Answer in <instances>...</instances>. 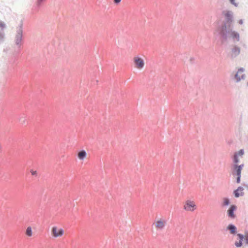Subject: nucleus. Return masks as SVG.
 Instances as JSON below:
<instances>
[{
	"instance_id": "aec40b11",
	"label": "nucleus",
	"mask_w": 248,
	"mask_h": 248,
	"mask_svg": "<svg viewBox=\"0 0 248 248\" xmlns=\"http://www.w3.org/2000/svg\"><path fill=\"white\" fill-rule=\"evenodd\" d=\"M26 234L29 236H31L32 235V230L31 227H28L26 230Z\"/></svg>"
},
{
	"instance_id": "9b49d317",
	"label": "nucleus",
	"mask_w": 248,
	"mask_h": 248,
	"mask_svg": "<svg viewBox=\"0 0 248 248\" xmlns=\"http://www.w3.org/2000/svg\"><path fill=\"white\" fill-rule=\"evenodd\" d=\"M225 20L228 23H231L233 21V13L231 11H227L224 14Z\"/></svg>"
},
{
	"instance_id": "2eb2a0df",
	"label": "nucleus",
	"mask_w": 248,
	"mask_h": 248,
	"mask_svg": "<svg viewBox=\"0 0 248 248\" xmlns=\"http://www.w3.org/2000/svg\"><path fill=\"white\" fill-rule=\"evenodd\" d=\"M231 203L230 199L228 197H224L222 199V202L221 204L222 207L228 206Z\"/></svg>"
},
{
	"instance_id": "393cba45",
	"label": "nucleus",
	"mask_w": 248,
	"mask_h": 248,
	"mask_svg": "<svg viewBox=\"0 0 248 248\" xmlns=\"http://www.w3.org/2000/svg\"><path fill=\"white\" fill-rule=\"evenodd\" d=\"M0 27H1L2 28V29H3L5 27V24L2 22H0Z\"/></svg>"
},
{
	"instance_id": "cd10ccee",
	"label": "nucleus",
	"mask_w": 248,
	"mask_h": 248,
	"mask_svg": "<svg viewBox=\"0 0 248 248\" xmlns=\"http://www.w3.org/2000/svg\"><path fill=\"white\" fill-rule=\"evenodd\" d=\"M244 242L246 245H248V237L244 239Z\"/></svg>"
},
{
	"instance_id": "f3484780",
	"label": "nucleus",
	"mask_w": 248,
	"mask_h": 248,
	"mask_svg": "<svg viewBox=\"0 0 248 248\" xmlns=\"http://www.w3.org/2000/svg\"><path fill=\"white\" fill-rule=\"evenodd\" d=\"M165 224V222L164 223L162 221H161L160 220H158L156 222L155 226H156V227H157L158 228L162 229L164 227Z\"/></svg>"
},
{
	"instance_id": "0eeeda50",
	"label": "nucleus",
	"mask_w": 248,
	"mask_h": 248,
	"mask_svg": "<svg viewBox=\"0 0 248 248\" xmlns=\"http://www.w3.org/2000/svg\"><path fill=\"white\" fill-rule=\"evenodd\" d=\"M134 64L136 67L138 68H142L144 65V62L142 59L139 57L134 58Z\"/></svg>"
},
{
	"instance_id": "423d86ee",
	"label": "nucleus",
	"mask_w": 248,
	"mask_h": 248,
	"mask_svg": "<svg viewBox=\"0 0 248 248\" xmlns=\"http://www.w3.org/2000/svg\"><path fill=\"white\" fill-rule=\"evenodd\" d=\"M245 71L244 68L241 67L238 69L237 72L234 75V78L236 79V82H239L240 81L241 79H244L245 78V75L244 74H242L241 76H239V73H243Z\"/></svg>"
},
{
	"instance_id": "4468645a",
	"label": "nucleus",
	"mask_w": 248,
	"mask_h": 248,
	"mask_svg": "<svg viewBox=\"0 0 248 248\" xmlns=\"http://www.w3.org/2000/svg\"><path fill=\"white\" fill-rule=\"evenodd\" d=\"M232 175L233 177H235L236 175L241 174V170L237 167V166L233 164L232 168Z\"/></svg>"
},
{
	"instance_id": "b1692460",
	"label": "nucleus",
	"mask_w": 248,
	"mask_h": 248,
	"mask_svg": "<svg viewBox=\"0 0 248 248\" xmlns=\"http://www.w3.org/2000/svg\"><path fill=\"white\" fill-rule=\"evenodd\" d=\"M31 174L33 176H36L37 175V171H34L33 170H31Z\"/></svg>"
},
{
	"instance_id": "6e6552de",
	"label": "nucleus",
	"mask_w": 248,
	"mask_h": 248,
	"mask_svg": "<svg viewBox=\"0 0 248 248\" xmlns=\"http://www.w3.org/2000/svg\"><path fill=\"white\" fill-rule=\"evenodd\" d=\"M195 204L194 203L190 201H187L184 206V209L187 211H193L195 208Z\"/></svg>"
},
{
	"instance_id": "7ed1b4c3",
	"label": "nucleus",
	"mask_w": 248,
	"mask_h": 248,
	"mask_svg": "<svg viewBox=\"0 0 248 248\" xmlns=\"http://www.w3.org/2000/svg\"><path fill=\"white\" fill-rule=\"evenodd\" d=\"M237 209V207L235 204H231L229 209L227 211V216L228 217L231 219L235 218L236 216L234 213L236 211Z\"/></svg>"
},
{
	"instance_id": "dca6fc26",
	"label": "nucleus",
	"mask_w": 248,
	"mask_h": 248,
	"mask_svg": "<svg viewBox=\"0 0 248 248\" xmlns=\"http://www.w3.org/2000/svg\"><path fill=\"white\" fill-rule=\"evenodd\" d=\"M87 153L84 150H82L78 155V158L80 160H83L86 156Z\"/></svg>"
},
{
	"instance_id": "20e7f679",
	"label": "nucleus",
	"mask_w": 248,
	"mask_h": 248,
	"mask_svg": "<svg viewBox=\"0 0 248 248\" xmlns=\"http://www.w3.org/2000/svg\"><path fill=\"white\" fill-rule=\"evenodd\" d=\"M46 0H36L35 3L32 7L31 14H35L37 13L43 6V3Z\"/></svg>"
},
{
	"instance_id": "7c9ffc66",
	"label": "nucleus",
	"mask_w": 248,
	"mask_h": 248,
	"mask_svg": "<svg viewBox=\"0 0 248 248\" xmlns=\"http://www.w3.org/2000/svg\"><path fill=\"white\" fill-rule=\"evenodd\" d=\"M247 85H248V83H247Z\"/></svg>"
},
{
	"instance_id": "f03ea898",
	"label": "nucleus",
	"mask_w": 248,
	"mask_h": 248,
	"mask_svg": "<svg viewBox=\"0 0 248 248\" xmlns=\"http://www.w3.org/2000/svg\"><path fill=\"white\" fill-rule=\"evenodd\" d=\"M23 41V23L21 21L20 23L16 28V34L15 36V42L16 45L17 46L18 51L17 53H20L21 46Z\"/></svg>"
},
{
	"instance_id": "412c9836",
	"label": "nucleus",
	"mask_w": 248,
	"mask_h": 248,
	"mask_svg": "<svg viewBox=\"0 0 248 248\" xmlns=\"http://www.w3.org/2000/svg\"><path fill=\"white\" fill-rule=\"evenodd\" d=\"M230 3L234 6L237 7L238 6V3L235 2V0H229Z\"/></svg>"
},
{
	"instance_id": "ddd939ff",
	"label": "nucleus",
	"mask_w": 248,
	"mask_h": 248,
	"mask_svg": "<svg viewBox=\"0 0 248 248\" xmlns=\"http://www.w3.org/2000/svg\"><path fill=\"white\" fill-rule=\"evenodd\" d=\"M239 239V242L236 241L234 243L235 246L237 248H240L243 245V241L244 239V235L241 233H238L237 234Z\"/></svg>"
},
{
	"instance_id": "5701e85b",
	"label": "nucleus",
	"mask_w": 248,
	"mask_h": 248,
	"mask_svg": "<svg viewBox=\"0 0 248 248\" xmlns=\"http://www.w3.org/2000/svg\"><path fill=\"white\" fill-rule=\"evenodd\" d=\"M238 168H239L241 171L244 167V164H242L241 165L235 164Z\"/></svg>"
},
{
	"instance_id": "a878e982",
	"label": "nucleus",
	"mask_w": 248,
	"mask_h": 248,
	"mask_svg": "<svg viewBox=\"0 0 248 248\" xmlns=\"http://www.w3.org/2000/svg\"><path fill=\"white\" fill-rule=\"evenodd\" d=\"M121 1V0H114V3L115 4H118L120 3V2Z\"/></svg>"
},
{
	"instance_id": "c85d7f7f",
	"label": "nucleus",
	"mask_w": 248,
	"mask_h": 248,
	"mask_svg": "<svg viewBox=\"0 0 248 248\" xmlns=\"http://www.w3.org/2000/svg\"><path fill=\"white\" fill-rule=\"evenodd\" d=\"M194 58L193 57H191L190 59V62L191 63H193L194 62Z\"/></svg>"
},
{
	"instance_id": "6ab92c4d",
	"label": "nucleus",
	"mask_w": 248,
	"mask_h": 248,
	"mask_svg": "<svg viewBox=\"0 0 248 248\" xmlns=\"http://www.w3.org/2000/svg\"><path fill=\"white\" fill-rule=\"evenodd\" d=\"M245 152L243 149L239 150L238 152H235L234 154H236L237 156H242L244 155Z\"/></svg>"
},
{
	"instance_id": "f8f14e48",
	"label": "nucleus",
	"mask_w": 248,
	"mask_h": 248,
	"mask_svg": "<svg viewBox=\"0 0 248 248\" xmlns=\"http://www.w3.org/2000/svg\"><path fill=\"white\" fill-rule=\"evenodd\" d=\"M240 48L237 46H234L232 48V58H235L240 54Z\"/></svg>"
},
{
	"instance_id": "9d476101",
	"label": "nucleus",
	"mask_w": 248,
	"mask_h": 248,
	"mask_svg": "<svg viewBox=\"0 0 248 248\" xmlns=\"http://www.w3.org/2000/svg\"><path fill=\"white\" fill-rule=\"evenodd\" d=\"M244 188L241 186H238L237 189H235L233 191V195L235 198H239L240 196H243L244 195V193L243 192Z\"/></svg>"
},
{
	"instance_id": "c756f323",
	"label": "nucleus",
	"mask_w": 248,
	"mask_h": 248,
	"mask_svg": "<svg viewBox=\"0 0 248 248\" xmlns=\"http://www.w3.org/2000/svg\"><path fill=\"white\" fill-rule=\"evenodd\" d=\"M238 23L239 24H242L243 23V20L242 19H240L239 21H238Z\"/></svg>"
},
{
	"instance_id": "bb28decb",
	"label": "nucleus",
	"mask_w": 248,
	"mask_h": 248,
	"mask_svg": "<svg viewBox=\"0 0 248 248\" xmlns=\"http://www.w3.org/2000/svg\"><path fill=\"white\" fill-rule=\"evenodd\" d=\"M3 33L0 32V42L3 40Z\"/></svg>"
},
{
	"instance_id": "39448f33",
	"label": "nucleus",
	"mask_w": 248,
	"mask_h": 248,
	"mask_svg": "<svg viewBox=\"0 0 248 248\" xmlns=\"http://www.w3.org/2000/svg\"><path fill=\"white\" fill-rule=\"evenodd\" d=\"M52 235L54 237H58L61 236L63 234L64 231L62 229H60L57 230V228L56 226L52 227L51 230Z\"/></svg>"
},
{
	"instance_id": "a211bd4d",
	"label": "nucleus",
	"mask_w": 248,
	"mask_h": 248,
	"mask_svg": "<svg viewBox=\"0 0 248 248\" xmlns=\"http://www.w3.org/2000/svg\"><path fill=\"white\" fill-rule=\"evenodd\" d=\"M238 157L239 156H237L236 154H233V156H232L233 164H238L239 162V159Z\"/></svg>"
},
{
	"instance_id": "4be33fe9",
	"label": "nucleus",
	"mask_w": 248,
	"mask_h": 248,
	"mask_svg": "<svg viewBox=\"0 0 248 248\" xmlns=\"http://www.w3.org/2000/svg\"><path fill=\"white\" fill-rule=\"evenodd\" d=\"M236 182L237 184H239L241 182V174L236 175Z\"/></svg>"
},
{
	"instance_id": "1a4fd4ad",
	"label": "nucleus",
	"mask_w": 248,
	"mask_h": 248,
	"mask_svg": "<svg viewBox=\"0 0 248 248\" xmlns=\"http://www.w3.org/2000/svg\"><path fill=\"white\" fill-rule=\"evenodd\" d=\"M227 230L229 231L230 234L233 235H235L238 234L237 229L233 224H229L227 227Z\"/></svg>"
},
{
	"instance_id": "f257e3e1",
	"label": "nucleus",
	"mask_w": 248,
	"mask_h": 248,
	"mask_svg": "<svg viewBox=\"0 0 248 248\" xmlns=\"http://www.w3.org/2000/svg\"><path fill=\"white\" fill-rule=\"evenodd\" d=\"M217 31L220 37V40L222 44L226 43L228 38L231 37L234 40L239 41L240 35L238 32L232 31L230 27H227V23L223 22L217 29Z\"/></svg>"
}]
</instances>
